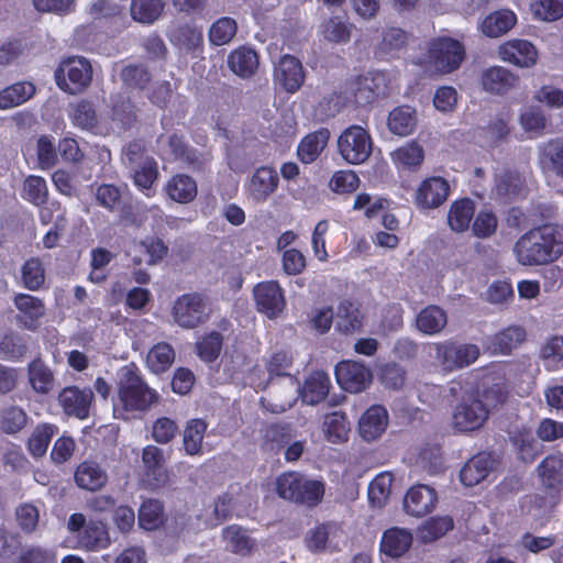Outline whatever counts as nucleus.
<instances>
[{
	"instance_id": "59",
	"label": "nucleus",
	"mask_w": 563,
	"mask_h": 563,
	"mask_svg": "<svg viewBox=\"0 0 563 563\" xmlns=\"http://www.w3.org/2000/svg\"><path fill=\"white\" fill-rule=\"evenodd\" d=\"M54 435V426L41 424L35 428L29 439V450L35 457L43 456L48 448L52 437Z\"/></svg>"
},
{
	"instance_id": "45",
	"label": "nucleus",
	"mask_w": 563,
	"mask_h": 563,
	"mask_svg": "<svg viewBox=\"0 0 563 563\" xmlns=\"http://www.w3.org/2000/svg\"><path fill=\"white\" fill-rule=\"evenodd\" d=\"M393 161L398 168L415 169L424 159V151L417 142H408L391 154Z\"/></svg>"
},
{
	"instance_id": "20",
	"label": "nucleus",
	"mask_w": 563,
	"mask_h": 563,
	"mask_svg": "<svg viewBox=\"0 0 563 563\" xmlns=\"http://www.w3.org/2000/svg\"><path fill=\"white\" fill-rule=\"evenodd\" d=\"M496 465L495 459L488 453H478L470 459L460 472L463 485L472 487L484 481Z\"/></svg>"
},
{
	"instance_id": "33",
	"label": "nucleus",
	"mask_w": 563,
	"mask_h": 563,
	"mask_svg": "<svg viewBox=\"0 0 563 563\" xmlns=\"http://www.w3.org/2000/svg\"><path fill=\"white\" fill-rule=\"evenodd\" d=\"M387 125L393 134L407 136L413 132L417 125V113L411 107L395 108L388 115Z\"/></svg>"
},
{
	"instance_id": "48",
	"label": "nucleus",
	"mask_w": 563,
	"mask_h": 563,
	"mask_svg": "<svg viewBox=\"0 0 563 563\" xmlns=\"http://www.w3.org/2000/svg\"><path fill=\"white\" fill-rule=\"evenodd\" d=\"M174 360L175 352L172 345L161 342L148 351L146 364L153 373H162L172 366Z\"/></svg>"
},
{
	"instance_id": "2",
	"label": "nucleus",
	"mask_w": 563,
	"mask_h": 563,
	"mask_svg": "<svg viewBox=\"0 0 563 563\" xmlns=\"http://www.w3.org/2000/svg\"><path fill=\"white\" fill-rule=\"evenodd\" d=\"M117 397L114 411L143 412L158 401L157 393L148 387L133 366L121 368Z\"/></svg>"
},
{
	"instance_id": "40",
	"label": "nucleus",
	"mask_w": 563,
	"mask_h": 563,
	"mask_svg": "<svg viewBox=\"0 0 563 563\" xmlns=\"http://www.w3.org/2000/svg\"><path fill=\"white\" fill-rule=\"evenodd\" d=\"M363 317L358 307L350 301H342L336 310L335 328L338 331L350 334L358 331L362 327Z\"/></svg>"
},
{
	"instance_id": "24",
	"label": "nucleus",
	"mask_w": 563,
	"mask_h": 563,
	"mask_svg": "<svg viewBox=\"0 0 563 563\" xmlns=\"http://www.w3.org/2000/svg\"><path fill=\"white\" fill-rule=\"evenodd\" d=\"M412 534L409 530L393 527L386 530L380 542V550L390 558L402 556L411 547Z\"/></svg>"
},
{
	"instance_id": "30",
	"label": "nucleus",
	"mask_w": 563,
	"mask_h": 563,
	"mask_svg": "<svg viewBox=\"0 0 563 563\" xmlns=\"http://www.w3.org/2000/svg\"><path fill=\"white\" fill-rule=\"evenodd\" d=\"M330 139L328 129H320L302 139L298 146V157L305 164L314 162L325 148Z\"/></svg>"
},
{
	"instance_id": "14",
	"label": "nucleus",
	"mask_w": 563,
	"mask_h": 563,
	"mask_svg": "<svg viewBox=\"0 0 563 563\" xmlns=\"http://www.w3.org/2000/svg\"><path fill=\"white\" fill-rule=\"evenodd\" d=\"M449 195V181L433 176L420 183L415 194V202L418 208L423 210L435 209L448 200Z\"/></svg>"
},
{
	"instance_id": "31",
	"label": "nucleus",
	"mask_w": 563,
	"mask_h": 563,
	"mask_svg": "<svg viewBox=\"0 0 563 563\" xmlns=\"http://www.w3.org/2000/svg\"><path fill=\"white\" fill-rule=\"evenodd\" d=\"M538 473L542 484L551 489L563 488V455L551 454L538 466Z\"/></svg>"
},
{
	"instance_id": "4",
	"label": "nucleus",
	"mask_w": 563,
	"mask_h": 563,
	"mask_svg": "<svg viewBox=\"0 0 563 563\" xmlns=\"http://www.w3.org/2000/svg\"><path fill=\"white\" fill-rule=\"evenodd\" d=\"M66 528L75 537L76 548L87 551H99L110 544L109 533L101 521L90 520L86 516L75 512L68 518Z\"/></svg>"
},
{
	"instance_id": "34",
	"label": "nucleus",
	"mask_w": 563,
	"mask_h": 563,
	"mask_svg": "<svg viewBox=\"0 0 563 563\" xmlns=\"http://www.w3.org/2000/svg\"><path fill=\"white\" fill-rule=\"evenodd\" d=\"M446 323V313L438 306L426 307L416 318L417 329L429 335L440 333Z\"/></svg>"
},
{
	"instance_id": "1",
	"label": "nucleus",
	"mask_w": 563,
	"mask_h": 563,
	"mask_svg": "<svg viewBox=\"0 0 563 563\" xmlns=\"http://www.w3.org/2000/svg\"><path fill=\"white\" fill-rule=\"evenodd\" d=\"M516 261L523 266H540L563 254V227L543 224L522 234L514 244Z\"/></svg>"
},
{
	"instance_id": "16",
	"label": "nucleus",
	"mask_w": 563,
	"mask_h": 563,
	"mask_svg": "<svg viewBox=\"0 0 563 563\" xmlns=\"http://www.w3.org/2000/svg\"><path fill=\"white\" fill-rule=\"evenodd\" d=\"M479 84L485 92L501 96L518 87L519 77L503 66H490L481 73Z\"/></svg>"
},
{
	"instance_id": "54",
	"label": "nucleus",
	"mask_w": 563,
	"mask_h": 563,
	"mask_svg": "<svg viewBox=\"0 0 563 563\" xmlns=\"http://www.w3.org/2000/svg\"><path fill=\"white\" fill-rule=\"evenodd\" d=\"M324 428L327 438L332 443H341L347 439L350 424L345 416L339 411L325 417Z\"/></svg>"
},
{
	"instance_id": "64",
	"label": "nucleus",
	"mask_w": 563,
	"mask_h": 563,
	"mask_svg": "<svg viewBox=\"0 0 563 563\" xmlns=\"http://www.w3.org/2000/svg\"><path fill=\"white\" fill-rule=\"evenodd\" d=\"M95 198L100 207L114 211L121 202V191L114 185L102 184L96 188Z\"/></svg>"
},
{
	"instance_id": "36",
	"label": "nucleus",
	"mask_w": 563,
	"mask_h": 563,
	"mask_svg": "<svg viewBox=\"0 0 563 563\" xmlns=\"http://www.w3.org/2000/svg\"><path fill=\"white\" fill-rule=\"evenodd\" d=\"M330 378L324 372H314L306 380L301 391L302 401L308 405H317L329 393Z\"/></svg>"
},
{
	"instance_id": "49",
	"label": "nucleus",
	"mask_w": 563,
	"mask_h": 563,
	"mask_svg": "<svg viewBox=\"0 0 563 563\" xmlns=\"http://www.w3.org/2000/svg\"><path fill=\"white\" fill-rule=\"evenodd\" d=\"M540 358L549 369H558L563 365V335L548 338L540 347Z\"/></svg>"
},
{
	"instance_id": "17",
	"label": "nucleus",
	"mask_w": 563,
	"mask_h": 563,
	"mask_svg": "<svg viewBox=\"0 0 563 563\" xmlns=\"http://www.w3.org/2000/svg\"><path fill=\"white\" fill-rule=\"evenodd\" d=\"M92 398L91 389L70 386L59 393L58 402L66 415L86 419L89 416Z\"/></svg>"
},
{
	"instance_id": "15",
	"label": "nucleus",
	"mask_w": 563,
	"mask_h": 563,
	"mask_svg": "<svg viewBox=\"0 0 563 563\" xmlns=\"http://www.w3.org/2000/svg\"><path fill=\"white\" fill-rule=\"evenodd\" d=\"M497 55L505 63L521 68H529L538 60V51L532 43L526 40H509L498 46Z\"/></svg>"
},
{
	"instance_id": "12",
	"label": "nucleus",
	"mask_w": 563,
	"mask_h": 563,
	"mask_svg": "<svg viewBox=\"0 0 563 563\" xmlns=\"http://www.w3.org/2000/svg\"><path fill=\"white\" fill-rule=\"evenodd\" d=\"M253 296L257 310L271 319L278 317L286 306L284 291L275 280L258 283Z\"/></svg>"
},
{
	"instance_id": "8",
	"label": "nucleus",
	"mask_w": 563,
	"mask_h": 563,
	"mask_svg": "<svg viewBox=\"0 0 563 563\" xmlns=\"http://www.w3.org/2000/svg\"><path fill=\"white\" fill-rule=\"evenodd\" d=\"M464 56V47L456 40L442 37L430 44L429 62L442 74H448L459 68Z\"/></svg>"
},
{
	"instance_id": "13",
	"label": "nucleus",
	"mask_w": 563,
	"mask_h": 563,
	"mask_svg": "<svg viewBox=\"0 0 563 563\" xmlns=\"http://www.w3.org/2000/svg\"><path fill=\"white\" fill-rule=\"evenodd\" d=\"M335 377L344 390L360 393L369 386L372 372L360 362L342 361L335 367Z\"/></svg>"
},
{
	"instance_id": "46",
	"label": "nucleus",
	"mask_w": 563,
	"mask_h": 563,
	"mask_svg": "<svg viewBox=\"0 0 563 563\" xmlns=\"http://www.w3.org/2000/svg\"><path fill=\"white\" fill-rule=\"evenodd\" d=\"M69 117L73 124L81 130L95 133L98 129L97 113L92 103L89 101L81 100L73 104Z\"/></svg>"
},
{
	"instance_id": "21",
	"label": "nucleus",
	"mask_w": 563,
	"mask_h": 563,
	"mask_svg": "<svg viewBox=\"0 0 563 563\" xmlns=\"http://www.w3.org/2000/svg\"><path fill=\"white\" fill-rule=\"evenodd\" d=\"M387 424V410L383 406L374 405L360 418L358 432L365 441H373L383 434Z\"/></svg>"
},
{
	"instance_id": "43",
	"label": "nucleus",
	"mask_w": 563,
	"mask_h": 563,
	"mask_svg": "<svg viewBox=\"0 0 563 563\" xmlns=\"http://www.w3.org/2000/svg\"><path fill=\"white\" fill-rule=\"evenodd\" d=\"M475 206L471 199H461L453 202L448 213L450 228L456 232H463L468 229L474 216Z\"/></svg>"
},
{
	"instance_id": "42",
	"label": "nucleus",
	"mask_w": 563,
	"mask_h": 563,
	"mask_svg": "<svg viewBox=\"0 0 563 563\" xmlns=\"http://www.w3.org/2000/svg\"><path fill=\"white\" fill-rule=\"evenodd\" d=\"M142 462L147 476H154L155 487L165 485L167 475L162 470L165 462L163 450L155 445H146L142 452Z\"/></svg>"
},
{
	"instance_id": "56",
	"label": "nucleus",
	"mask_w": 563,
	"mask_h": 563,
	"mask_svg": "<svg viewBox=\"0 0 563 563\" xmlns=\"http://www.w3.org/2000/svg\"><path fill=\"white\" fill-rule=\"evenodd\" d=\"M303 476L296 472L284 473L276 479V490L279 497L297 503L299 488Z\"/></svg>"
},
{
	"instance_id": "22",
	"label": "nucleus",
	"mask_w": 563,
	"mask_h": 563,
	"mask_svg": "<svg viewBox=\"0 0 563 563\" xmlns=\"http://www.w3.org/2000/svg\"><path fill=\"white\" fill-rule=\"evenodd\" d=\"M163 191L175 202L189 203L197 197L198 187L192 177L185 174H177L165 183Z\"/></svg>"
},
{
	"instance_id": "32",
	"label": "nucleus",
	"mask_w": 563,
	"mask_h": 563,
	"mask_svg": "<svg viewBox=\"0 0 563 563\" xmlns=\"http://www.w3.org/2000/svg\"><path fill=\"white\" fill-rule=\"evenodd\" d=\"M526 340V330L522 327L511 325L496 333L489 349L496 354H508Z\"/></svg>"
},
{
	"instance_id": "55",
	"label": "nucleus",
	"mask_w": 563,
	"mask_h": 563,
	"mask_svg": "<svg viewBox=\"0 0 563 563\" xmlns=\"http://www.w3.org/2000/svg\"><path fill=\"white\" fill-rule=\"evenodd\" d=\"M352 27V24L333 16L322 24L321 33L327 41L342 44L350 41Z\"/></svg>"
},
{
	"instance_id": "10",
	"label": "nucleus",
	"mask_w": 563,
	"mask_h": 563,
	"mask_svg": "<svg viewBox=\"0 0 563 563\" xmlns=\"http://www.w3.org/2000/svg\"><path fill=\"white\" fill-rule=\"evenodd\" d=\"M278 185L277 172L273 167L261 166L245 183L246 198L256 205L264 203L277 190Z\"/></svg>"
},
{
	"instance_id": "11",
	"label": "nucleus",
	"mask_w": 563,
	"mask_h": 563,
	"mask_svg": "<svg viewBox=\"0 0 563 563\" xmlns=\"http://www.w3.org/2000/svg\"><path fill=\"white\" fill-rule=\"evenodd\" d=\"M205 308L200 295L186 294L175 300L172 314L179 327L192 329L203 321Z\"/></svg>"
},
{
	"instance_id": "41",
	"label": "nucleus",
	"mask_w": 563,
	"mask_h": 563,
	"mask_svg": "<svg viewBox=\"0 0 563 563\" xmlns=\"http://www.w3.org/2000/svg\"><path fill=\"white\" fill-rule=\"evenodd\" d=\"M525 181L517 172H505L496 177L495 194L504 200H511L522 195Z\"/></svg>"
},
{
	"instance_id": "27",
	"label": "nucleus",
	"mask_w": 563,
	"mask_h": 563,
	"mask_svg": "<svg viewBox=\"0 0 563 563\" xmlns=\"http://www.w3.org/2000/svg\"><path fill=\"white\" fill-rule=\"evenodd\" d=\"M134 185L147 197L155 194L154 185L158 178V166L156 161L144 158L139 165L130 168Z\"/></svg>"
},
{
	"instance_id": "63",
	"label": "nucleus",
	"mask_w": 563,
	"mask_h": 563,
	"mask_svg": "<svg viewBox=\"0 0 563 563\" xmlns=\"http://www.w3.org/2000/svg\"><path fill=\"white\" fill-rule=\"evenodd\" d=\"M123 82L135 89H144L151 80V74L143 66L129 65L121 70Z\"/></svg>"
},
{
	"instance_id": "52",
	"label": "nucleus",
	"mask_w": 563,
	"mask_h": 563,
	"mask_svg": "<svg viewBox=\"0 0 563 563\" xmlns=\"http://www.w3.org/2000/svg\"><path fill=\"white\" fill-rule=\"evenodd\" d=\"M163 8L162 0H132L130 10L133 20L150 24L158 19Z\"/></svg>"
},
{
	"instance_id": "58",
	"label": "nucleus",
	"mask_w": 563,
	"mask_h": 563,
	"mask_svg": "<svg viewBox=\"0 0 563 563\" xmlns=\"http://www.w3.org/2000/svg\"><path fill=\"white\" fill-rule=\"evenodd\" d=\"M22 283L29 290H37L44 284L45 274L38 258H31L24 263L21 269Z\"/></svg>"
},
{
	"instance_id": "57",
	"label": "nucleus",
	"mask_w": 563,
	"mask_h": 563,
	"mask_svg": "<svg viewBox=\"0 0 563 563\" xmlns=\"http://www.w3.org/2000/svg\"><path fill=\"white\" fill-rule=\"evenodd\" d=\"M47 196L48 189L44 178L31 175L24 180L22 197L25 200L40 206L46 202Z\"/></svg>"
},
{
	"instance_id": "26",
	"label": "nucleus",
	"mask_w": 563,
	"mask_h": 563,
	"mask_svg": "<svg viewBox=\"0 0 563 563\" xmlns=\"http://www.w3.org/2000/svg\"><path fill=\"white\" fill-rule=\"evenodd\" d=\"M75 481L80 488L95 492L106 485L108 475L98 463L85 461L77 466Z\"/></svg>"
},
{
	"instance_id": "25",
	"label": "nucleus",
	"mask_w": 563,
	"mask_h": 563,
	"mask_svg": "<svg viewBox=\"0 0 563 563\" xmlns=\"http://www.w3.org/2000/svg\"><path fill=\"white\" fill-rule=\"evenodd\" d=\"M14 305L22 314L20 320L29 330H35L37 321L45 314L43 301L27 294H18L14 297Z\"/></svg>"
},
{
	"instance_id": "18",
	"label": "nucleus",
	"mask_w": 563,
	"mask_h": 563,
	"mask_svg": "<svg viewBox=\"0 0 563 563\" xmlns=\"http://www.w3.org/2000/svg\"><path fill=\"white\" fill-rule=\"evenodd\" d=\"M275 80L289 93H294L305 81L301 62L291 55H284L278 62Z\"/></svg>"
},
{
	"instance_id": "62",
	"label": "nucleus",
	"mask_w": 563,
	"mask_h": 563,
	"mask_svg": "<svg viewBox=\"0 0 563 563\" xmlns=\"http://www.w3.org/2000/svg\"><path fill=\"white\" fill-rule=\"evenodd\" d=\"M222 349V336L218 332H211L197 343L198 355L206 362L214 361Z\"/></svg>"
},
{
	"instance_id": "61",
	"label": "nucleus",
	"mask_w": 563,
	"mask_h": 563,
	"mask_svg": "<svg viewBox=\"0 0 563 563\" xmlns=\"http://www.w3.org/2000/svg\"><path fill=\"white\" fill-rule=\"evenodd\" d=\"M531 10L542 21H555L563 15V0H536Z\"/></svg>"
},
{
	"instance_id": "9",
	"label": "nucleus",
	"mask_w": 563,
	"mask_h": 563,
	"mask_svg": "<svg viewBox=\"0 0 563 563\" xmlns=\"http://www.w3.org/2000/svg\"><path fill=\"white\" fill-rule=\"evenodd\" d=\"M487 418L488 409L483 401L470 398L455 407L451 426L456 432H471L482 428Z\"/></svg>"
},
{
	"instance_id": "60",
	"label": "nucleus",
	"mask_w": 563,
	"mask_h": 563,
	"mask_svg": "<svg viewBox=\"0 0 563 563\" xmlns=\"http://www.w3.org/2000/svg\"><path fill=\"white\" fill-rule=\"evenodd\" d=\"M360 186V178L356 173L352 170H338L335 172L330 181L329 187L336 194H351Z\"/></svg>"
},
{
	"instance_id": "37",
	"label": "nucleus",
	"mask_w": 563,
	"mask_h": 563,
	"mask_svg": "<svg viewBox=\"0 0 563 563\" xmlns=\"http://www.w3.org/2000/svg\"><path fill=\"white\" fill-rule=\"evenodd\" d=\"M35 93V87L32 82H15L0 91V110H8L18 107Z\"/></svg>"
},
{
	"instance_id": "51",
	"label": "nucleus",
	"mask_w": 563,
	"mask_h": 563,
	"mask_svg": "<svg viewBox=\"0 0 563 563\" xmlns=\"http://www.w3.org/2000/svg\"><path fill=\"white\" fill-rule=\"evenodd\" d=\"M393 475L388 472L378 474L368 486V499L374 507H383L390 495Z\"/></svg>"
},
{
	"instance_id": "38",
	"label": "nucleus",
	"mask_w": 563,
	"mask_h": 563,
	"mask_svg": "<svg viewBox=\"0 0 563 563\" xmlns=\"http://www.w3.org/2000/svg\"><path fill=\"white\" fill-rule=\"evenodd\" d=\"M208 424L202 419L189 420L183 432V445L188 455H200L202 453V441Z\"/></svg>"
},
{
	"instance_id": "39",
	"label": "nucleus",
	"mask_w": 563,
	"mask_h": 563,
	"mask_svg": "<svg viewBox=\"0 0 563 563\" xmlns=\"http://www.w3.org/2000/svg\"><path fill=\"white\" fill-rule=\"evenodd\" d=\"M343 534L342 529L335 523L322 525L311 530L307 538V548L312 552L325 550L330 539H333V547H338V539Z\"/></svg>"
},
{
	"instance_id": "35",
	"label": "nucleus",
	"mask_w": 563,
	"mask_h": 563,
	"mask_svg": "<svg viewBox=\"0 0 563 563\" xmlns=\"http://www.w3.org/2000/svg\"><path fill=\"white\" fill-rule=\"evenodd\" d=\"M139 526L146 531H154L165 522L163 503L158 499H146L139 508Z\"/></svg>"
},
{
	"instance_id": "50",
	"label": "nucleus",
	"mask_w": 563,
	"mask_h": 563,
	"mask_svg": "<svg viewBox=\"0 0 563 563\" xmlns=\"http://www.w3.org/2000/svg\"><path fill=\"white\" fill-rule=\"evenodd\" d=\"M29 380L32 388L40 394H48L54 386L52 371L41 361H34L29 365Z\"/></svg>"
},
{
	"instance_id": "7",
	"label": "nucleus",
	"mask_w": 563,
	"mask_h": 563,
	"mask_svg": "<svg viewBox=\"0 0 563 563\" xmlns=\"http://www.w3.org/2000/svg\"><path fill=\"white\" fill-rule=\"evenodd\" d=\"M428 349L434 352V358L444 371L468 366L479 356V349L475 344L438 342L428 344Z\"/></svg>"
},
{
	"instance_id": "44",
	"label": "nucleus",
	"mask_w": 563,
	"mask_h": 563,
	"mask_svg": "<svg viewBox=\"0 0 563 563\" xmlns=\"http://www.w3.org/2000/svg\"><path fill=\"white\" fill-rule=\"evenodd\" d=\"M222 540L225 542V549L239 554L246 555L251 552L254 542L240 526H228L222 530Z\"/></svg>"
},
{
	"instance_id": "6",
	"label": "nucleus",
	"mask_w": 563,
	"mask_h": 563,
	"mask_svg": "<svg viewBox=\"0 0 563 563\" xmlns=\"http://www.w3.org/2000/svg\"><path fill=\"white\" fill-rule=\"evenodd\" d=\"M338 150L346 163L358 165L371 156L373 142L367 130L361 125H351L339 136Z\"/></svg>"
},
{
	"instance_id": "5",
	"label": "nucleus",
	"mask_w": 563,
	"mask_h": 563,
	"mask_svg": "<svg viewBox=\"0 0 563 563\" xmlns=\"http://www.w3.org/2000/svg\"><path fill=\"white\" fill-rule=\"evenodd\" d=\"M386 87L385 75L372 71L350 80L341 93L346 103L367 106L385 95Z\"/></svg>"
},
{
	"instance_id": "19",
	"label": "nucleus",
	"mask_w": 563,
	"mask_h": 563,
	"mask_svg": "<svg viewBox=\"0 0 563 563\" xmlns=\"http://www.w3.org/2000/svg\"><path fill=\"white\" fill-rule=\"evenodd\" d=\"M437 499L433 488L427 485H417L407 492L404 508L412 517H423L434 509Z\"/></svg>"
},
{
	"instance_id": "3",
	"label": "nucleus",
	"mask_w": 563,
	"mask_h": 563,
	"mask_svg": "<svg viewBox=\"0 0 563 563\" xmlns=\"http://www.w3.org/2000/svg\"><path fill=\"white\" fill-rule=\"evenodd\" d=\"M92 65L82 56H70L62 60L54 77L58 88L69 95L84 92L92 80Z\"/></svg>"
},
{
	"instance_id": "28",
	"label": "nucleus",
	"mask_w": 563,
	"mask_h": 563,
	"mask_svg": "<svg viewBox=\"0 0 563 563\" xmlns=\"http://www.w3.org/2000/svg\"><path fill=\"white\" fill-rule=\"evenodd\" d=\"M517 23L516 14L510 10H498L488 14L481 23L482 32L488 37H499Z\"/></svg>"
},
{
	"instance_id": "23",
	"label": "nucleus",
	"mask_w": 563,
	"mask_h": 563,
	"mask_svg": "<svg viewBox=\"0 0 563 563\" xmlns=\"http://www.w3.org/2000/svg\"><path fill=\"white\" fill-rule=\"evenodd\" d=\"M258 65L260 60L257 53L247 46H240L232 51L228 56V66L230 70L244 79L254 76Z\"/></svg>"
},
{
	"instance_id": "47",
	"label": "nucleus",
	"mask_w": 563,
	"mask_h": 563,
	"mask_svg": "<svg viewBox=\"0 0 563 563\" xmlns=\"http://www.w3.org/2000/svg\"><path fill=\"white\" fill-rule=\"evenodd\" d=\"M453 529V519L449 516L433 517L424 521L418 529V538L423 543L433 542Z\"/></svg>"
},
{
	"instance_id": "53",
	"label": "nucleus",
	"mask_w": 563,
	"mask_h": 563,
	"mask_svg": "<svg viewBox=\"0 0 563 563\" xmlns=\"http://www.w3.org/2000/svg\"><path fill=\"white\" fill-rule=\"evenodd\" d=\"M238 31V23L234 19L223 16L213 22L209 29V41L211 44L221 46L230 43Z\"/></svg>"
},
{
	"instance_id": "29",
	"label": "nucleus",
	"mask_w": 563,
	"mask_h": 563,
	"mask_svg": "<svg viewBox=\"0 0 563 563\" xmlns=\"http://www.w3.org/2000/svg\"><path fill=\"white\" fill-rule=\"evenodd\" d=\"M408 43L407 33L398 27H389L383 33L380 43L376 46L375 55L380 59L397 57Z\"/></svg>"
}]
</instances>
